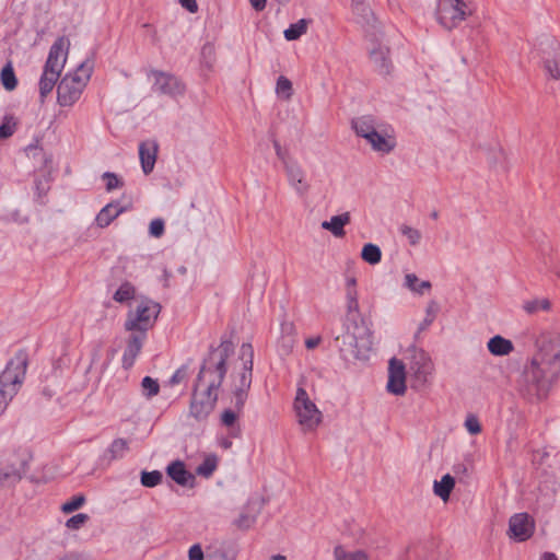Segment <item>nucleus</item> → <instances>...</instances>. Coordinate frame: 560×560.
Wrapping results in <instances>:
<instances>
[{"instance_id": "obj_1", "label": "nucleus", "mask_w": 560, "mask_h": 560, "mask_svg": "<svg viewBox=\"0 0 560 560\" xmlns=\"http://www.w3.org/2000/svg\"><path fill=\"white\" fill-rule=\"evenodd\" d=\"M536 346L537 350L525 365L520 382V392L529 401L547 398L560 374V336L542 335Z\"/></svg>"}, {"instance_id": "obj_2", "label": "nucleus", "mask_w": 560, "mask_h": 560, "mask_svg": "<svg viewBox=\"0 0 560 560\" xmlns=\"http://www.w3.org/2000/svg\"><path fill=\"white\" fill-rule=\"evenodd\" d=\"M253 357L252 345L243 343L240 349L241 364L238 368L235 366L231 374L232 406L222 412L221 423L230 430V436L232 438H237L241 433V428L236 422L244 408L252 384Z\"/></svg>"}, {"instance_id": "obj_3", "label": "nucleus", "mask_w": 560, "mask_h": 560, "mask_svg": "<svg viewBox=\"0 0 560 560\" xmlns=\"http://www.w3.org/2000/svg\"><path fill=\"white\" fill-rule=\"evenodd\" d=\"M346 299L347 320L349 323L346 325V331L336 337V342L346 355L363 359L372 349V331L363 319L360 323L357 322L359 316L358 290L348 289Z\"/></svg>"}, {"instance_id": "obj_4", "label": "nucleus", "mask_w": 560, "mask_h": 560, "mask_svg": "<svg viewBox=\"0 0 560 560\" xmlns=\"http://www.w3.org/2000/svg\"><path fill=\"white\" fill-rule=\"evenodd\" d=\"M233 352L234 346L230 340H223L218 347L211 348L202 362L195 385L218 393L228 371L226 360Z\"/></svg>"}, {"instance_id": "obj_5", "label": "nucleus", "mask_w": 560, "mask_h": 560, "mask_svg": "<svg viewBox=\"0 0 560 560\" xmlns=\"http://www.w3.org/2000/svg\"><path fill=\"white\" fill-rule=\"evenodd\" d=\"M69 46L70 40L65 36L58 37L51 45L38 83L42 101L55 88L65 67Z\"/></svg>"}, {"instance_id": "obj_6", "label": "nucleus", "mask_w": 560, "mask_h": 560, "mask_svg": "<svg viewBox=\"0 0 560 560\" xmlns=\"http://www.w3.org/2000/svg\"><path fill=\"white\" fill-rule=\"evenodd\" d=\"M93 66L83 61L73 73L66 74L57 86V101L60 106H72L86 86Z\"/></svg>"}, {"instance_id": "obj_7", "label": "nucleus", "mask_w": 560, "mask_h": 560, "mask_svg": "<svg viewBox=\"0 0 560 560\" xmlns=\"http://www.w3.org/2000/svg\"><path fill=\"white\" fill-rule=\"evenodd\" d=\"M26 357L18 354L8 362L5 369L0 374V415L18 393L26 373Z\"/></svg>"}, {"instance_id": "obj_8", "label": "nucleus", "mask_w": 560, "mask_h": 560, "mask_svg": "<svg viewBox=\"0 0 560 560\" xmlns=\"http://www.w3.org/2000/svg\"><path fill=\"white\" fill-rule=\"evenodd\" d=\"M293 408L303 432L315 431L320 424L323 415L302 387L296 390Z\"/></svg>"}, {"instance_id": "obj_9", "label": "nucleus", "mask_w": 560, "mask_h": 560, "mask_svg": "<svg viewBox=\"0 0 560 560\" xmlns=\"http://www.w3.org/2000/svg\"><path fill=\"white\" fill-rule=\"evenodd\" d=\"M160 312L161 305L159 303L151 300L141 301L135 311L127 314L125 329L148 332L154 326Z\"/></svg>"}, {"instance_id": "obj_10", "label": "nucleus", "mask_w": 560, "mask_h": 560, "mask_svg": "<svg viewBox=\"0 0 560 560\" xmlns=\"http://www.w3.org/2000/svg\"><path fill=\"white\" fill-rule=\"evenodd\" d=\"M471 13L470 5L464 0H439L438 2V22L448 31L458 26Z\"/></svg>"}, {"instance_id": "obj_11", "label": "nucleus", "mask_w": 560, "mask_h": 560, "mask_svg": "<svg viewBox=\"0 0 560 560\" xmlns=\"http://www.w3.org/2000/svg\"><path fill=\"white\" fill-rule=\"evenodd\" d=\"M217 400V392L194 385L189 405L190 416L198 421L206 420L214 409Z\"/></svg>"}, {"instance_id": "obj_12", "label": "nucleus", "mask_w": 560, "mask_h": 560, "mask_svg": "<svg viewBox=\"0 0 560 560\" xmlns=\"http://www.w3.org/2000/svg\"><path fill=\"white\" fill-rule=\"evenodd\" d=\"M151 75L154 79L153 90L170 97H177L185 93V83L176 75L159 70H152Z\"/></svg>"}, {"instance_id": "obj_13", "label": "nucleus", "mask_w": 560, "mask_h": 560, "mask_svg": "<svg viewBox=\"0 0 560 560\" xmlns=\"http://www.w3.org/2000/svg\"><path fill=\"white\" fill-rule=\"evenodd\" d=\"M283 168L288 183L295 194L300 197L307 196L312 185L303 166L294 160L292 162H285Z\"/></svg>"}, {"instance_id": "obj_14", "label": "nucleus", "mask_w": 560, "mask_h": 560, "mask_svg": "<svg viewBox=\"0 0 560 560\" xmlns=\"http://www.w3.org/2000/svg\"><path fill=\"white\" fill-rule=\"evenodd\" d=\"M412 355L409 363V369L415 377L422 383L428 381V377L433 372V363L430 355L422 349L412 348Z\"/></svg>"}, {"instance_id": "obj_15", "label": "nucleus", "mask_w": 560, "mask_h": 560, "mask_svg": "<svg viewBox=\"0 0 560 560\" xmlns=\"http://www.w3.org/2000/svg\"><path fill=\"white\" fill-rule=\"evenodd\" d=\"M387 390L394 395H404L406 393V372L402 361L393 358L388 366Z\"/></svg>"}, {"instance_id": "obj_16", "label": "nucleus", "mask_w": 560, "mask_h": 560, "mask_svg": "<svg viewBox=\"0 0 560 560\" xmlns=\"http://www.w3.org/2000/svg\"><path fill=\"white\" fill-rule=\"evenodd\" d=\"M130 332L127 341L126 348L122 354V366L125 369H130L140 354L143 343L147 339V332L139 330H128Z\"/></svg>"}, {"instance_id": "obj_17", "label": "nucleus", "mask_w": 560, "mask_h": 560, "mask_svg": "<svg viewBox=\"0 0 560 560\" xmlns=\"http://www.w3.org/2000/svg\"><path fill=\"white\" fill-rule=\"evenodd\" d=\"M533 529L534 525L527 513H518L510 518V536L518 541L528 539L533 534Z\"/></svg>"}, {"instance_id": "obj_18", "label": "nucleus", "mask_w": 560, "mask_h": 560, "mask_svg": "<svg viewBox=\"0 0 560 560\" xmlns=\"http://www.w3.org/2000/svg\"><path fill=\"white\" fill-rule=\"evenodd\" d=\"M548 51L544 50L542 60L544 69L546 73L553 80L560 79V50L559 45L553 39H547L546 42Z\"/></svg>"}, {"instance_id": "obj_19", "label": "nucleus", "mask_w": 560, "mask_h": 560, "mask_svg": "<svg viewBox=\"0 0 560 560\" xmlns=\"http://www.w3.org/2000/svg\"><path fill=\"white\" fill-rule=\"evenodd\" d=\"M166 472L179 486L192 488L195 485V476L185 468L180 460L172 462L167 466Z\"/></svg>"}, {"instance_id": "obj_20", "label": "nucleus", "mask_w": 560, "mask_h": 560, "mask_svg": "<svg viewBox=\"0 0 560 560\" xmlns=\"http://www.w3.org/2000/svg\"><path fill=\"white\" fill-rule=\"evenodd\" d=\"M158 154V144L155 141H143L139 145V158L142 171L145 175L150 174L155 165Z\"/></svg>"}, {"instance_id": "obj_21", "label": "nucleus", "mask_w": 560, "mask_h": 560, "mask_svg": "<svg viewBox=\"0 0 560 560\" xmlns=\"http://www.w3.org/2000/svg\"><path fill=\"white\" fill-rule=\"evenodd\" d=\"M388 55V47L383 45H377L370 50V59L381 74H388L390 72L392 63Z\"/></svg>"}, {"instance_id": "obj_22", "label": "nucleus", "mask_w": 560, "mask_h": 560, "mask_svg": "<svg viewBox=\"0 0 560 560\" xmlns=\"http://www.w3.org/2000/svg\"><path fill=\"white\" fill-rule=\"evenodd\" d=\"M125 211L126 208L120 206L118 201L109 202L97 213L95 222L97 226L106 228Z\"/></svg>"}, {"instance_id": "obj_23", "label": "nucleus", "mask_w": 560, "mask_h": 560, "mask_svg": "<svg viewBox=\"0 0 560 560\" xmlns=\"http://www.w3.org/2000/svg\"><path fill=\"white\" fill-rule=\"evenodd\" d=\"M352 127L355 133L362 138L371 137L378 129L375 118L371 115L358 117L352 120Z\"/></svg>"}, {"instance_id": "obj_24", "label": "nucleus", "mask_w": 560, "mask_h": 560, "mask_svg": "<svg viewBox=\"0 0 560 560\" xmlns=\"http://www.w3.org/2000/svg\"><path fill=\"white\" fill-rule=\"evenodd\" d=\"M351 220L350 213L345 212L339 215H334L329 221L322 222L324 230L330 231L336 237L345 236V225L349 224Z\"/></svg>"}, {"instance_id": "obj_25", "label": "nucleus", "mask_w": 560, "mask_h": 560, "mask_svg": "<svg viewBox=\"0 0 560 560\" xmlns=\"http://www.w3.org/2000/svg\"><path fill=\"white\" fill-rule=\"evenodd\" d=\"M487 347L491 354L498 357L509 355L514 350L513 342L500 335L490 338Z\"/></svg>"}, {"instance_id": "obj_26", "label": "nucleus", "mask_w": 560, "mask_h": 560, "mask_svg": "<svg viewBox=\"0 0 560 560\" xmlns=\"http://www.w3.org/2000/svg\"><path fill=\"white\" fill-rule=\"evenodd\" d=\"M372 149L381 153H389L395 148V141L390 137H385L378 129L365 138Z\"/></svg>"}, {"instance_id": "obj_27", "label": "nucleus", "mask_w": 560, "mask_h": 560, "mask_svg": "<svg viewBox=\"0 0 560 560\" xmlns=\"http://www.w3.org/2000/svg\"><path fill=\"white\" fill-rule=\"evenodd\" d=\"M455 486V479L450 474L442 477L440 481H434L433 492L443 501H447Z\"/></svg>"}, {"instance_id": "obj_28", "label": "nucleus", "mask_w": 560, "mask_h": 560, "mask_svg": "<svg viewBox=\"0 0 560 560\" xmlns=\"http://www.w3.org/2000/svg\"><path fill=\"white\" fill-rule=\"evenodd\" d=\"M440 312V305L435 300L429 301L427 307H425V317L423 320L419 324L416 338L423 331H425L432 323L435 320L438 313Z\"/></svg>"}, {"instance_id": "obj_29", "label": "nucleus", "mask_w": 560, "mask_h": 560, "mask_svg": "<svg viewBox=\"0 0 560 560\" xmlns=\"http://www.w3.org/2000/svg\"><path fill=\"white\" fill-rule=\"evenodd\" d=\"M258 509H254L250 505H247L245 510L240 514L238 518L235 520V525L240 529H248L250 528L257 518Z\"/></svg>"}, {"instance_id": "obj_30", "label": "nucleus", "mask_w": 560, "mask_h": 560, "mask_svg": "<svg viewBox=\"0 0 560 560\" xmlns=\"http://www.w3.org/2000/svg\"><path fill=\"white\" fill-rule=\"evenodd\" d=\"M404 285L417 294H423L424 290H430L432 287L430 281H419L415 273L405 275Z\"/></svg>"}, {"instance_id": "obj_31", "label": "nucleus", "mask_w": 560, "mask_h": 560, "mask_svg": "<svg viewBox=\"0 0 560 560\" xmlns=\"http://www.w3.org/2000/svg\"><path fill=\"white\" fill-rule=\"evenodd\" d=\"M361 258L370 265H376L382 259L381 248L375 244L368 243L361 250Z\"/></svg>"}, {"instance_id": "obj_32", "label": "nucleus", "mask_w": 560, "mask_h": 560, "mask_svg": "<svg viewBox=\"0 0 560 560\" xmlns=\"http://www.w3.org/2000/svg\"><path fill=\"white\" fill-rule=\"evenodd\" d=\"M308 21L305 19L299 20L296 23L291 24L284 31V38L287 40H295L299 39L303 34L307 31Z\"/></svg>"}, {"instance_id": "obj_33", "label": "nucleus", "mask_w": 560, "mask_h": 560, "mask_svg": "<svg viewBox=\"0 0 560 560\" xmlns=\"http://www.w3.org/2000/svg\"><path fill=\"white\" fill-rule=\"evenodd\" d=\"M129 451V443L126 439H115L107 448L110 459L122 458Z\"/></svg>"}, {"instance_id": "obj_34", "label": "nucleus", "mask_w": 560, "mask_h": 560, "mask_svg": "<svg viewBox=\"0 0 560 560\" xmlns=\"http://www.w3.org/2000/svg\"><path fill=\"white\" fill-rule=\"evenodd\" d=\"M21 480V474L12 467H0V488L11 487Z\"/></svg>"}, {"instance_id": "obj_35", "label": "nucleus", "mask_w": 560, "mask_h": 560, "mask_svg": "<svg viewBox=\"0 0 560 560\" xmlns=\"http://www.w3.org/2000/svg\"><path fill=\"white\" fill-rule=\"evenodd\" d=\"M1 83L8 91H13L18 85V80L11 62H8L1 70Z\"/></svg>"}, {"instance_id": "obj_36", "label": "nucleus", "mask_w": 560, "mask_h": 560, "mask_svg": "<svg viewBox=\"0 0 560 560\" xmlns=\"http://www.w3.org/2000/svg\"><path fill=\"white\" fill-rule=\"evenodd\" d=\"M136 289L130 282H124L114 293L113 299L118 303H126L135 298Z\"/></svg>"}, {"instance_id": "obj_37", "label": "nucleus", "mask_w": 560, "mask_h": 560, "mask_svg": "<svg viewBox=\"0 0 560 560\" xmlns=\"http://www.w3.org/2000/svg\"><path fill=\"white\" fill-rule=\"evenodd\" d=\"M218 466V458L214 455L207 456L203 462L196 468L199 476L209 478L212 476Z\"/></svg>"}, {"instance_id": "obj_38", "label": "nucleus", "mask_w": 560, "mask_h": 560, "mask_svg": "<svg viewBox=\"0 0 560 560\" xmlns=\"http://www.w3.org/2000/svg\"><path fill=\"white\" fill-rule=\"evenodd\" d=\"M142 395L150 399L156 396L160 392L159 382L150 376H145L141 381Z\"/></svg>"}, {"instance_id": "obj_39", "label": "nucleus", "mask_w": 560, "mask_h": 560, "mask_svg": "<svg viewBox=\"0 0 560 560\" xmlns=\"http://www.w3.org/2000/svg\"><path fill=\"white\" fill-rule=\"evenodd\" d=\"M352 10L361 19L362 23L372 25L375 22V15L366 3L353 5Z\"/></svg>"}, {"instance_id": "obj_40", "label": "nucleus", "mask_w": 560, "mask_h": 560, "mask_svg": "<svg viewBox=\"0 0 560 560\" xmlns=\"http://www.w3.org/2000/svg\"><path fill=\"white\" fill-rule=\"evenodd\" d=\"M550 301L547 299H535L532 301H527L524 303L523 308L528 314H534L538 311H549L550 310Z\"/></svg>"}, {"instance_id": "obj_41", "label": "nucleus", "mask_w": 560, "mask_h": 560, "mask_svg": "<svg viewBox=\"0 0 560 560\" xmlns=\"http://www.w3.org/2000/svg\"><path fill=\"white\" fill-rule=\"evenodd\" d=\"M281 334H282V340L284 342V346L288 349H291L294 342V334H295V327L294 324L290 320H283L280 325Z\"/></svg>"}, {"instance_id": "obj_42", "label": "nucleus", "mask_w": 560, "mask_h": 560, "mask_svg": "<svg viewBox=\"0 0 560 560\" xmlns=\"http://www.w3.org/2000/svg\"><path fill=\"white\" fill-rule=\"evenodd\" d=\"M163 475L159 470L142 471L141 485L145 488H153L161 483Z\"/></svg>"}, {"instance_id": "obj_43", "label": "nucleus", "mask_w": 560, "mask_h": 560, "mask_svg": "<svg viewBox=\"0 0 560 560\" xmlns=\"http://www.w3.org/2000/svg\"><path fill=\"white\" fill-rule=\"evenodd\" d=\"M276 92L284 100H290L293 93L291 81L288 78L280 75L277 80Z\"/></svg>"}, {"instance_id": "obj_44", "label": "nucleus", "mask_w": 560, "mask_h": 560, "mask_svg": "<svg viewBox=\"0 0 560 560\" xmlns=\"http://www.w3.org/2000/svg\"><path fill=\"white\" fill-rule=\"evenodd\" d=\"M335 557L337 560H368L364 552L361 551H345L341 547L335 549Z\"/></svg>"}, {"instance_id": "obj_45", "label": "nucleus", "mask_w": 560, "mask_h": 560, "mask_svg": "<svg viewBox=\"0 0 560 560\" xmlns=\"http://www.w3.org/2000/svg\"><path fill=\"white\" fill-rule=\"evenodd\" d=\"M399 231L408 240L410 245L415 246L419 244L421 240V233L419 230L404 224L399 228Z\"/></svg>"}, {"instance_id": "obj_46", "label": "nucleus", "mask_w": 560, "mask_h": 560, "mask_svg": "<svg viewBox=\"0 0 560 560\" xmlns=\"http://www.w3.org/2000/svg\"><path fill=\"white\" fill-rule=\"evenodd\" d=\"M16 129V121L12 116H5L3 122L0 125V139L11 137Z\"/></svg>"}, {"instance_id": "obj_47", "label": "nucleus", "mask_w": 560, "mask_h": 560, "mask_svg": "<svg viewBox=\"0 0 560 560\" xmlns=\"http://www.w3.org/2000/svg\"><path fill=\"white\" fill-rule=\"evenodd\" d=\"M85 502V498L82 494L72 497L69 501L65 502L61 505V511L63 513H72L80 509Z\"/></svg>"}, {"instance_id": "obj_48", "label": "nucleus", "mask_w": 560, "mask_h": 560, "mask_svg": "<svg viewBox=\"0 0 560 560\" xmlns=\"http://www.w3.org/2000/svg\"><path fill=\"white\" fill-rule=\"evenodd\" d=\"M102 178L106 182L107 191L120 188L124 185V182L115 173L112 172H105L102 175Z\"/></svg>"}, {"instance_id": "obj_49", "label": "nucleus", "mask_w": 560, "mask_h": 560, "mask_svg": "<svg viewBox=\"0 0 560 560\" xmlns=\"http://www.w3.org/2000/svg\"><path fill=\"white\" fill-rule=\"evenodd\" d=\"M89 520V515L84 513H79L77 515H73L66 522V526L69 529H79L81 528Z\"/></svg>"}, {"instance_id": "obj_50", "label": "nucleus", "mask_w": 560, "mask_h": 560, "mask_svg": "<svg viewBox=\"0 0 560 560\" xmlns=\"http://www.w3.org/2000/svg\"><path fill=\"white\" fill-rule=\"evenodd\" d=\"M465 428L470 434H479L481 432V424L478 418L474 415H470L465 420Z\"/></svg>"}, {"instance_id": "obj_51", "label": "nucleus", "mask_w": 560, "mask_h": 560, "mask_svg": "<svg viewBox=\"0 0 560 560\" xmlns=\"http://www.w3.org/2000/svg\"><path fill=\"white\" fill-rule=\"evenodd\" d=\"M149 233L153 237H161L164 234V221L162 219H154L150 222Z\"/></svg>"}, {"instance_id": "obj_52", "label": "nucleus", "mask_w": 560, "mask_h": 560, "mask_svg": "<svg viewBox=\"0 0 560 560\" xmlns=\"http://www.w3.org/2000/svg\"><path fill=\"white\" fill-rule=\"evenodd\" d=\"M187 370L188 369L185 365L177 369L170 380L171 384L176 385L182 383L187 376Z\"/></svg>"}, {"instance_id": "obj_53", "label": "nucleus", "mask_w": 560, "mask_h": 560, "mask_svg": "<svg viewBox=\"0 0 560 560\" xmlns=\"http://www.w3.org/2000/svg\"><path fill=\"white\" fill-rule=\"evenodd\" d=\"M188 558L189 560H203V551L200 545L196 544L189 548Z\"/></svg>"}, {"instance_id": "obj_54", "label": "nucleus", "mask_w": 560, "mask_h": 560, "mask_svg": "<svg viewBox=\"0 0 560 560\" xmlns=\"http://www.w3.org/2000/svg\"><path fill=\"white\" fill-rule=\"evenodd\" d=\"M273 148L277 156L281 160L283 167L285 166V162H292V159H289L287 153L282 150L278 140H273Z\"/></svg>"}, {"instance_id": "obj_55", "label": "nucleus", "mask_w": 560, "mask_h": 560, "mask_svg": "<svg viewBox=\"0 0 560 560\" xmlns=\"http://www.w3.org/2000/svg\"><path fill=\"white\" fill-rule=\"evenodd\" d=\"M178 2L190 13H196L198 11V4L196 0H178Z\"/></svg>"}, {"instance_id": "obj_56", "label": "nucleus", "mask_w": 560, "mask_h": 560, "mask_svg": "<svg viewBox=\"0 0 560 560\" xmlns=\"http://www.w3.org/2000/svg\"><path fill=\"white\" fill-rule=\"evenodd\" d=\"M206 560H231L228 555L222 550H215L213 552H209L206 557Z\"/></svg>"}, {"instance_id": "obj_57", "label": "nucleus", "mask_w": 560, "mask_h": 560, "mask_svg": "<svg viewBox=\"0 0 560 560\" xmlns=\"http://www.w3.org/2000/svg\"><path fill=\"white\" fill-rule=\"evenodd\" d=\"M320 341H322L320 337L308 338L305 340V347L308 350L315 349L320 343Z\"/></svg>"}, {"instance_id": "obj_58", "label": "nucleus", "mask_w": 560, "mask_h": 560, "mask_svg": "<svg viewBox=\"0 0 560 560\" xmlns=\"http://www.w3.org/2000/svg\"><path fill=\"white\" fill-rule=\"evenodd\" d=\"M266 0H249L250 5L256 11H262L266 8Z\"/></svg>"}, {"instance_id": "obj_59", "label": "nucleus", "mask_w": 560, "mask_h": 560, "mask_svg": "<svg viewBox=\"0 0 560 560\" xmlns=\"http://www.w3.org/2000/svg\"><path fill=\"white\" fill-rule=\"evenodd\" d=\"M355 285H357V280H355L354 277L347 278V280H346V291L348 289L357 290Z\"/></svg>"}, {"instance_id": "obj_60", "label": "nucleus", "mask_w": 560, "mask_h": 560, "mask_svg": "<svg viewBox=\"0 0 560 560\" xmlns=\"http://www.w3.org/2000/svg\"><path fill=\"white\" fill-rule=\"evenodd\" d=\"M219 444H220V446H221L222 448H224V450H229V448H231V447H232V444H233V443H232L231 439H229V438H223V439H221V440H220Z\"/></svg>"}, {"instance_id": "obj_61", "label": "nucleus", "mask_w": 560, "mask_h": 560, "mask_svg": "<svg viewBox=\"0 0 560 560\" xmlns=\"http://www.w3.org/2000/svg\"><path fill=\"white\" fill-rule=\"evenodd\" d=\"M60 560H85L81 555H78V553H69V555H66L62 559Z\"/></svg>"}, {"instance_id": "obj_62", "label": "nucleus", "mask_w": 560, "mask_h": 560, "mask_svg": "<svg viewBox=\"0 0 560 560\" xmlns=\"http://www.w3.org/2000/svg\"><path fill=\"white\" fill-rule=\"evenodd\" d=\"M214 51V48L212 45L210 44H206L203 47H202V55L206 56V55H212Z\"/></svg>"}, {"instance_id": "obj_63", "label": "nucleus", "mask_w": 560, "mask_h": 560, "mask_svg": "<svg viewBox=\"0 0 560 560\" xmlns=\"http://www.w3.org/2000/svg\"><path fill=\"white\" fill-rule=\"evenodd\" d=\"M541 560H558L555 553L545 552L541 557Z\"/></svg>"}, {"instance_id": "obj_64", "label": "nucleus", "mask_w": 560, "mask_h": 560, "mask_svg": "<svg viewBox=\"0 0 560 560\" xmlns=\"http://www.w3.org/2000/svg\"><path fill=\"white\" fill-rule=\"evenodd\" d=\"M287 558L282 555H273L270 560H285Z\"/></svg>"}]
</instances>
